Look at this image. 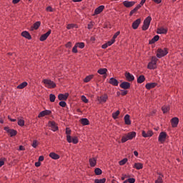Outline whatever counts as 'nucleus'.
<instances>
[{"instance_id": "obj_1", "label": "nucleus", "mask_w": 183, "mask_h": 183, "mask_svg": "<svg viewBox=\"0 0 183 183\" xmlns=\"http://www.w3.org/2000/svg\"><path fill=\"white\" fill-rule=\"evenodd\" d=\"M136 137H137V132H130L122 137V139H121L122 144H124V142H127V141L134 139V138H135Z\"/></svg>"}, {"instance_id": "obj_2", "label": "nucleus", "mask_w": 183, "mask_h": 183, "mask_svg": "<svg viewBox=\"0 0 183 183\" xmlns=\"http://www.w3.org/2000/svg\"><path fill=\"white\" fill-rule=\"evenodd\" d=\"M157 62H158V58L157 56H152L151 61L147 65L148 69H157Z\"/></svg>"}, {"instance_id": "obj_3", "label": "nucleus", "mask_w": 183, "mask_h": 183, "mask_svg": "<svg viewBox=\"0 0 183 183\" xmlns=\"http://www.w3.org/2000/svg\"><path fill=\"white\" fill-rule=\"evenodd\" d=\"M43 84L46 85L49 89H52L54 88H56V84L54 82V81L48 79H45L43 80Z\"/></svg>"}, {"instance_id": "obj_4", "label": "nucleus", "mask_w": 183, "mask_h": 183, "mask_svg": "<svg viewBox=\"0 0 183 183\" xmlns=\"http://www.w3.org/2000/svg\"><path fill=\"white\" fill-rule=\"evenodd\" d=\"M151 21H152V18L149 16L144 20L143 23V26L142 27V31H147L148 28H149V25H151Z\"/></svg>"}, {"instance_id": "obj_5", "label": "nucleus", "mask_w": 183, "mask_h": 183, "mask_svg": "<svg viewBox=\"0 0 183 183\" xmlns=\"http://www.w3.org/2000/svg\"><path fill=\"white\" fill-rule=\"evenodd\" d=\"M167 55H168V49L164 48V49H157V58H163V56H165Z\"/></svg>"}, {"instance_id": "obj_6", "label": "nucleus", "mask_w": 183, "mask_h": 183, "mask_svg": "<svg viewBox=\"0 0 183 183\" xmlns=\"http://www.w3.org/2000/svg\"><path fill=\"white\" fill-rule=\"evenodd\" d=\"M4 131L7 132V134H9L10 137H15L18 134V132L14 129H9V127H5L4 128Z\"/></svg>"}, {"instance_id": "obj_7", "label": "nucleus", "mask_w": 183, "mask_h": 183, "mask_svg": "<svg viewBox=\"0 0 183 183\" xmlns=\"http://www.w3.org/2000/svg\"><path fill=\"white\" fill-rule=\"evenodd\" d=\"M49 127L51 128V131H53V132H56V131L59 129V128L58 127V124H56V122H55L54 121H49Z\"/></svg>"}, {"instance_id": "obj_8", "label": "nucleus", "mask_w": 183, "mask_h": 183, "mask_svg": "<svg viewBox=\"0 0 183 183\" xmlns=\"http://www.w3.org/2000/svg\"><path fill=\"white\" fill-rule=\"evenodd\" d=\"M166 139H167V132H160L159 135V139H158L159 142H161V144H164Z\"/></svg>"}, {"instance_id": "obj_9", "label": "nucleus", "mask_w": 183, "mask_h": 183, "mask_svg": "<svg viewBox=\"0 0 183 183\" xmlns=\"http://www.w3.org/2000/svg\"><path fill=\"white\" fill-rule=\"evenodd\" d=\"M97 100L99 101V104H105V102L108 101V94H104L101 97H98Z\"/></svg>"}, {"instance_id": "obj_10", "label": "nucleus", "mask_w": 183, "mask_h": 183, "mask_svg": "<svg viewBox=\"0 0 183 183\" xmlns=\"http://www.w3.org/2000/svg\"><path fill=\"white\" fill-rule=\"evenodd\" d=\"M142 135L144 138H151V137L154 135V132H152V130H149L147 132H145L144 130H143Z\"/></svg>"}, {"instance_id": "obj_11", "label": "nucleus", "mask_w": 183, "mask_h": 183, "mask_svg": "<svg viewBox=\"0 0 183 183\" xmlns=\"http://www.w3.org/2000/svg\"><path fill=\"white\" fill-rule=\"evenodd\" d=\"M52 32V30L51 29H49V31L44 34H42L41 36H40V39L39 40L41 41V42H44V41H46V39H48V36H49V35H51V33Z\"/></svg>"}, {"instance_id": "obj_12", "label": "nucleus", "mask_w": 183, "mask_h": 183, "mask_svg": "<svg viewBox=\"0 0 183 183\" xmlns=\"http://www.w3.org/2000/svg\"><path fill=\"white\" fill-rule=\"evenodd\" d=\"M66 134L67 142H69V144H71V142H72V137H71V129H69V127L66 128Z\"/></svg>"}, {"instance_id": "obj_13", "label": "nucleus", "mask_w": 183, "mask_h": 183, "mask_svg": "<svg viewBox=\"0 0 183 183\" xmlns=\"http://www.w3.org/2000/svg\"><path fill=\"white\" fill-rule=\"evenodd\" d=\"M51 114H52V111L44 110L39 114L38 118H42L44 117H46V115H51Z\"/></svg>"}, {"instance_id": "obj_14", "label": "nucleus", "mask_w": 183, "mask_h": 183, "mask_svg": "<svg viewBox=\"0 0 183 183\" xmlns=\"http://www.w3.org/2000/svg\"><path fill=\"white\" fill-rule=\"evenodd\" d=\"M171 124L172 128H177V127H178V124H179V119H178V117H173L171 119Z\"/></svg>"}, {"instance_id": "obj_15", "label": "nucleus", "mask_w": 183, "mask_h": 183, "mask_svg": "<svg viewBox=\"0 0 183 183\" xmlns=\"http://www.w3.org/2000/svg\"><path fill=\"white\" fill-rule=\"evenodd\" d=\"M137 4L136 1H123V5L125 6V8H132L134 5Z\"/></svg>"}, {"instance_id": "obj_16", "label": "nucleus", "mask_w": 183, "mask_h": 183, "mask_svg": "<svg viewBox=\"0 0 183 183\" xmlns=\"http://www.w3.org/2000/svg\"><path fill=\"white\" fill-rule=\"evenodd\" d=\"M124 76L127 81H128L129 82H132V81H134L135 79V77L134 76V75L131 74V73L129 72H126L124 74Z\"/></svg>"}, {"instance_id": "obj_17", "label": "nucleus", "mask_w": 183, "mask_h": 183, "mask_svg": "<svg viewBox=\"0 0 183 183\" xmlns=\"http://www.w3.org/2000/svg\"><path fill=\"white\" fill-rule=\"evenodd\" d=\"M68 97H69V93L59 94L58 95L59 101H66L68 99Z\"/></svg>"}, {"instance_id": "obj_18", "label": "nucleus", "mask_w": 183, "mask_h": 183, "mask_svg": "<svg viewBox=\"0 0 183 183\" xmlns=\"http://www.w3.org/2000/svg\"><path fill=\"white\" fill-rule=\"evenodd\" d=\"M139 25H141V19H137L132 23V27L133 29H138Z\"/></svg>"}, {"instance_id": "obj_19", "label": "nucleus", "mask_w": 183, "mask_h": 183, "mask_svg": "<svg viewBox=\"0 0 183 183\" xmlns=\"http://www.w3.org/2000/svg\"><path fill=\"white\" fill-rule=\"evenodd\" d=\"M120 88H122V89H129L131 88V83L128 81H123L120 85Z\"/></svg>"}, {"instance_id": "obj_20", "label": "nucleus", "mask_w": 183, "mask_h": 183, "mask_svg": "<svg viewBox=\"0 0 183 183\" xmlns=\"http://www.w3.org/2000/svg\"><path fill=\"white\" fill-rule=\"evenodd\" d=\"M108 72V69L107 68L99 69L97 71V74H99V75H104V78H107Z\"/></svg>"}, {"instance_id": "obj_21", "label": "nucleus", "mask_w": 183, "mask_h": 183, "mask_svg": "<svg viewBox=\"0 0 183 183\" xmlns=\"http://www.w3.org/2000/svg\"><path fill=\"white\" fill-rule=\"evenodd\" d=\"M104 9H105V6L104 5L99 6V7L95 9L94 15H99V14H101V12H102Z\"/></svg>"}, {"instance_id": "obj_22", "label": "nucleus", "mask_w": 183, "mask_h": 183, "mask_svg": "<svg viewBox=\"0 0 183 183\" xmlns=\"http://www.w3.org/2000/svg\"><path fill=\"white\" fill-rule=\"evenodd\" d=\"M109 84H110L111 85H113V86H118L119 81H118L117 79L112 77L109 81Z\"/></svg>"}, {"instance_id": "obj_23", "label": "nucleus", "mask_w": 183, "mask_h": 183, "mask_svg": "<svg viewBox=\"0 0 183 183\" xmlns=\"http://www.w3.org/2000/svg\"><path fill=\"white\" fill-rule=\"evenodd\" d=\"M157 85H158V84L153 82V83H147L145 85V88L148 90L149 89H152V88H155V86H157Z\"/></svg>"}, {"instance_id": "obj_24", "label": "nucleus", "mask_w": 183, "mask_h": 183, "mask_svg": "<svg viewBox=\"0 0 183 183\" xmlns=\"http://www.w3.org/2000/svg\"><path fill=\"white\" fill-rule=\"evenodd\" d=\"M21 36H23L24 38H26V39H32V36H31V34H29V32L24 31L21 33Z\"/></svg>"}, {"instance_id": "obj_25", "label": "nucleus", "mask_w": 183, "mask_h": 183, "mask_svg": "<svg viewBox=\"0 0 183 183\" xmlns=\"http://www.w3.org/2000/svg\"><path fill=\"white\" fill-rule=\"evenodd\" d=\"M89 165L92 167L97 166V158L93 157L89 159Z\"/></svg>"}, {"instance_id": "obj_26", "label": "nucleus", "mask_w": 183, "mask_h": 183, "mask_svg": "<svg viewBox=\"0 0 183 183\" xmlns=\"http://www.w3.org/2000/svg\"><path fill=\"white\" fill-rule=\"evenodd\" d=\"M124 124L126 125H131V116H129V114L124 116Z\"/></svg>"}, {"instance_id": "obj_27", "label": "nucleus", "mask_w": 183, "mask_h": 183, "mask_svg": "<svg viewBox=\"0 0 183 183\" xmlns=\"http://www.w3.org/2000/svg\"><path fill=\"white\" fill-rule=\"evenodd\" d=\"M49 157H50V158H51L52 159H59V158H61V156L55 152H51L49 154Z\"/></svg>"}, {"instance_id": "obj_28", "label": "nucleus", "mask_w": 183, "mask_h": 183, "mask_svg": "<svg viewBox=\"0 0 183 183\" xmlns=\"http://www.w3.org/2000/svg\"><path fill=\"white\" fill-rule=\"evenodd\" d=\"M157 41H159V36L156 35L152 38L149 41V45H152V44H155V42H157Z\"/></svg>"}, {"instance_id": "obj_29", "label": "nucleus", "mask_w": 183, "mask_h": 183, "mask_svg": "<svg viewBox=\"0 0 183 183\" xmlns=\"http://www.w3.org/2000/svg\"><path fill=\"white\" fill-rule=\"evenodd\" d=\"M133 168L136 169H142L144 168V164L142 163H135L133 166Z\"/></svg>"}, {"instance_id": "obj_30", "label": "nucleus", "mask_w": 183, "mask_h": 183, "mask_svg": "<svg viewBox=\"0 0 183 183\" xmlns=\"http://www.w3.org/2000/svg\"><path fill=\"white\" fill-rule=\"evenodd\" d=\"M41 26V21H36L31 26V30L34 31V29L36 30Z\"/></svg>"}, {"instance_id": "obj_31", "label": "nucleus", "mask_w": 183, "mask_h": 183, "mask_svg": "<svg viewBox=\"0 0 183 183\" xmlns=\"http://www.w3.org/2000/svg\"><path fill=\"white\" fill-rule=\"evenodd\" d=\"M28 86V82L24 81L17 86V89H24V88H25V86Z\"/></svg>"}, {"instance_id": "obj_32", "label": "nucleus", "mask_w": 183, "mask_h": 183, "mask_svg": "<svg viewBox=\"0 0 183 183\" xmlns=\"http://www.w3.org/2000/svg\"><path fill=\"white\" fill-rule=\"evenodd\" d=\"M142 82H145V76L144 75H140L137 78V84H142Z\"/></svg>"}, {"instance_id": "obj_33", "label": "nucleus", "mask_w": 183, "mask_h": 183, "mask_svg": "<svg viewBox=\"0 0 183 183\" xmlns=\"http://www.w3.org/2000/svg\"><path fill=\"white\" fill-rule=\"evenodd\" d=\"M94 79V74H90L89 76H86L84 79V82L87 83L89 82V81H91V79Z\"/></svg>"}, {"instance_id": "obj_34", "label": "nucleus", "mask_w": 183, "mask_h": 183, "mask_svg": "<svg viewBox=\"0 0 183 183\" xmlns=\"http://www.w3.org/2000/svg\"><path fill=\"white\" fill-rule=\"evenodd\" d=\"M169 109L170 107L168 105H164L162 107V111L163 112V114H167V112H169Z\"/></svg>"}, {"instance_id": "obj_35", "label": "nucleus", "mask_w": 183, "mask_h": 183, "mask_svg": "<svg viewBox=\"0 0 183 183\" xmlns=\"http://www.w3.org/2000/svg\"><path fill=\"white\" fill-rule=\"evenodd\" d=\"M139 6H137L134 9H133L130 12H129V16H132L134 14H135L139 9H140Z\"/></svg>"}, {"instance_id": "obj_36", "label": "nucleus", "mask_w": 183, "mask_h": 183, "mask_svg": "<svg viewBox=\"0 0 183 183\" xmlns=\"http://www.w3.org/2000/svg\"><path fill=\"white\" fill-rule=\"evenodd\" d=\"M81 124L84 126L85 125H89V120H88V119L86 118H82L81 119Z\"/></svg>"}, {"instance_id": "obj_37", "label": "nucleus", "mask_w": 183, "mask_h": 183, "mask_svg": "<svg viewBox=\"0 0 183 183\" xmlns=\"http://www.w3.org/2000/svg\"><path fill=\"white\" fill-rule=\"evenodd\" d=\"M74 28L78 29V25L75 24H69L66 26V29H74Z\"/></svg>"}, {"instance_id": "obj_38", "label": "nucleus", "mask_w": 183, "mask_h": 183, "mask_svg": "<svg viewBox=\"0 0 183 183\" xmlns=\"http://www.w3.org/2000/svg\"><path fill=\"white\" fill-rule=\"evenodd\" d=\"M168 30L167 29L160 28L157 29V34H167Z\"/></svg>"}, {"instance_id": "obj_39", "label": "nucleus", "mask_w": 183, "mask_h": 183, "mask_svg": "<svg viewBox=\"0 0 183 183\" xmlns=\"http://www.w3.org/2000/svg\"><path fill=\"white\" fill-rule=\"evenodd\" d=\"M76 45L77 46V48H80V49H84V48H85V43L84 42L76 43Z\"/></svg>"}, {"instance_id": "obj_40", "label": "nucleus", "mask_w": 183, "mask_h": 183, "mask_svg": "<svg viewBox=\"0 0 183 183\" xmlns=\"http://www.w3.org/2000/svg\"><path fill=\"white\" fill-rule=\"evenodd\" d=\"M119 110H117L116 112L112 113L113 119H118V116L119 115Z\"/></svg>"}, {"instance_id": "obj_41", "label": "nucleus", "mask_w": 183, "mask_h": 183, "mask_svg": "<svg viewBox=\"0 0 183 183\" xmlns=\"http://www.w3.org/2000/svg\"><path fill=\"white\" fill-rule=\"evenodd\" d=\"M107 181L106 178H103V179H96L94 180V183H105Z\"/></svg>"}, {"instance_id": "obj_42", "label": "nucleus", "mask_w": 183, "mask_h": 183, "mask_svg": "<svg viewBox=\"0 0 183 183\" xmlns=\"http://www.w3.org/2000/svg\"><path fill=\"white\" fill-rule=\"evenodd\" d=\"M55 99H56V97L54 94H49V100L50 102H55Z\"/></svg>"}, {"instance_id": "obj_43", "label": "nucleus", "mask_w": 183, "mask_h": 183, "mask_svg": "<svg viewBox=\"0 0 183 183\" xmlns=\"http://www.w3.org/2000/svg\"><path fill=\"white\" fill-rule=\"evenodd\" d=\"M95 175H101L102 174V170L100 168H96L94 169Z\"/></svg>"}, {"instance_id": "obj_44", "label": "nucleus", "mask_w": 183, "mask_h": 183, "mask_svg": "<svg viewBox=\"0 0 183 183\" xmlns=\"http://www.w3.org/2000/svg\"><path fill=\"white\" fill-rule=\"evenodd\" d=\"M128 162V159L124 158L122 160L119 162V165H125Z\"/></svg>"}, {"instance_id": "obj_45", "label": "nucleus", "mask_w": 183, "mask_h": 183, "mask_svg": "<svg viewBox=\"0 0 183 183\" xmlns=\"http://www.w3.org/2000/svg\"><path fill=\"white\" fill-rule=\"evenodd\" d=\"M17 124H18V125H19V127H24L25 125V120L19 119V120H18Z\"/></svg>"}, {"instance_id": "obj_46", "label": "nucleus", "mask_w": 183, "mask_h": 183, "mask_svg": "<svg viewBox=\"0 0 183 183\" xmlns=\"http://www.w3.org/2000/svg\"><path fill=\"white\" fill-rule=\"evenodd\" d=\"M59 107H61L62 108H65V107H66V102H65V101H61L59 103Z\"/></svg>"}, {"instance_id": "obj_47", "label": "nucleus", "mask_w": 183, "mask_h": 183, "mask_svg": "<svg viewBox=\"0 0 183 183\" xmlns=\"http://www.w3.org/2000/svg\"><path fill=\"white\" fill-rule=\"evenodd\" d=\"M71 142L73 144H78V142H79V140L78 139V137H74L72 138Z\"/></svg>"}, {"instance_id": "obj_48", "label": "nucleus", "mask_w": 183, "mask_h": 183, "mask_svg": "<svg viewBox=\"0 0 183 183\" xmlns=\"http://www.w3.org/2000/svg\"><path fill=\"white\" fill-rule=\"evenodd\" d=\"M77 46L76 44L74 45V46L73 47L71 52H73V54H78V49H77Z\"/></svg>"}, {"instance_id": "obj_49", "label": "nucleus", "mask_w": 183, "mask_h": 183, "mask_svg": "<svg viewBox=\"0 0 183 183\" xmlns=\"http://www.w3.org/2000/svg\"><path fill=\"white\" fill-rule=\"evenodd\" d=\"M164 179L162 177H157V179L155 180L154 183H163Z\"/></svg>"}, {"instance_id": "obj_50", "label": "nucleus", "mask_w": 183, "mask_h": 183, "mask_svg": "<svg viewBox=\"0 0 183 183\" xmlns=\"http://www.w3.org/2000/svg\"><path fill=\"white\" fill-rule=\"evenodd\" d=\"M128 94V90H121V95L122 97H125V95H127Z\"/></svg>"}, {"instance_id": "obj_51", "label": "nucleus", "mask_w": 183, "mask_h": 183, "mask_svg": "<svg viewBox=\"0 0 183 183\" xmlns=\"http://www.w3.org/2000/svg\"><path fill=\"white\" fill-rule=\"evenodd\" d=\"M115 41L114 39H111L110 41H107L106 44H107V46H111L113 44H114Z\"/></svg>"}, {"instance_id": "obj_52", "label": "nucleus", "mask_w": 183, "mask_h": 183, "mask_svg": "<svg viewBox=\"0 0 183 183\" xmlns=\"http://www.w3.org/2000/svg\"><path fill=\"white\" fill-rule=\"evenodd\" d=\"M94 28V22L90 21L89 24L87 25V29H92Z\"/></svg>"}, {"instance_id": "obj_53", "label": "nucleus", "mask_w": 183, "mask_h": 183, "mask_svg": "<svg viewBox=\"0 0 183 183\" xmlns=\"http://www.w3.org/2000/svg\"><path fill=\"white\" fill-rule=\"evenodd\" d=\"M81 101L83 102H84V104H88V99H86V97H85V96H81Z\"/></svg>"}, {"instance_id": "obj_54", "label": "nucleus", "mask_w": 183, "mask_h": 183, "mask_svg": "<svg viewBox=\"0 0 183 183\" xmlns=\"http://www.w3.org/2000/svg\"><path fill=\"white\" fill-rule=\"evenodd\" d=\"M119 34H121L120 31H117L114 35L113 36L112 39H114V42H115V39H117V38L118 37V36L119 35Z\"/></svg>"}, {"instance_id": "obj_55", "label": "nucleus", "mask_w": 183, "mask_h": 183, "mask_svg": "<svg viewBox=\"0 0 183 183\" xmlns=\"http://www.w3.org/2000/svg\"><path fill=\"white\" fill-rule=\"evenodd\" d=\"M31 147H33V148H36L38 147V141L34 140Z\"/></svg>"}, {"instance_id": "obj_56", "label": "nucleus", "mask_w": 183, "mask_h": 183, "mask_svg": "<svg viewBox=\"0 0 183 183\" xmlns=\"http://www.w3.org/2000/svg\"><path fill=\"white\" fill-rule=\"evenodd\" d=\"M145 2H147V0H142L139 4L137 5V6H139V8H141L144 6V4H145Z\"/></svg>"}, {"instance_id": "obj_57", "label": "nucleus", "mask_w": 183, "mask_h": 183, "mask_svg": "<svg viewBox=\"0 0 183 183\" xmlns=\"http://www.w3.org/2000/svg\"><path fill=\"white\" fill-rule=\"evenodd\" d=\"M66 48H71L72 46V43L71 41L67 42L65 44Z\"/></svg>"}, {"instance_id": "obj_58", "label": "nucleus", "mask_w": 183, "mask_h": 183, "mask_svg": "<svg viewBox=\"0 0 183 183\" xmlns=\"http://www.w3.org/2000/svg\"><path fill=\"white\" fill-rule=\"evenodd\" d=\"M128 182L129 183H135V178H129Z\"/></svg>"}, {"instance_id": "obj_59", "label": "nucleus", "mask_w": 183, "mask_h": 183, "mask_svg": "<svg viewBox=\"0 0 183 183\" xmlns=\"http://www.w3.org/2000/svg\"><path fill=\"white\" fill-rule=\"evenodd\" d=\"M126 178H128V175L122 174V177H121V179H122V181H125Z\"/></svg>"}, {"instance_id": "obj_60", "label": "nucleus", "mask_w": 183, "mask_h": 183, "mask_svg": "<svg viewBox=\"0 0 183 183\" xmlns=\"http://www.w3.org/2000/svg\"><path fill=\"white\" fill-rule=\"evenodd\" d=\"M44 159H45V157L44 156H40L39 157V162L44 161Z\"/></svg>"}, {"instance_id": "obj_61", "label": "nucleus", "mask_w": 183, "mask_h": 183, "mask_svg": "<svg viewBox=\"0 0 183 183\" xmlns=\"http://www.w3.org/2000/svg\"><path fill=\"white\" fill-rule=\"evenodd\" d=\"M154 4H161L162 0H152Z\"/></svg>"}, {"instance_id": "obj_62", "label": "nucleus", "mask_w": 183, "mask_h": 183, "mask_svg": "<svg viewBox=\"0 0 183 183\" xmlns=\"http://www.w3.org/2000/svg\"><path fill=\"white\" fill-rule=\"evenodd\" d=\"M19 151H25V147L22 145L19 146Z\"/></svg>"}, {"instance_id": "obj_63", "label": "nucleus", "mask_w": 183, "mask_h": 183, "mask_svg": "<svg viewBox=\"0 0 183 183\" xmlns=\"http://www.w3.org/2000/svg\"><path fill=\"white\" fill-rule=\"evenodd\" d=\"M102 49H107V48H108V44H107V43H105L104 44H103L102 46Z\"/></svg>"}, {"instance_id": "obj_64", "label": "nucleus", "mask_w": 183, "mask_h": 183, "mask_svg": "<svg viewBox=\"0 0 183 183\" xmlns=\"http://www.w3.org/2000/svg\"><path fill=\"white\" fill-rule=\"evenodd\" d=\"M157 175H159L158 178H164V174H162L161 172L157 173Z\"/></svg>"}]
</instances>
